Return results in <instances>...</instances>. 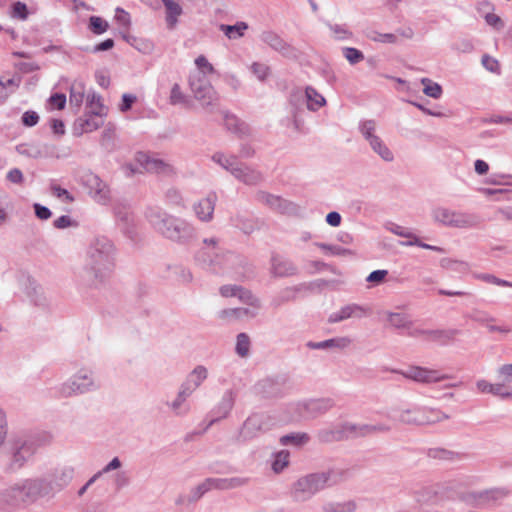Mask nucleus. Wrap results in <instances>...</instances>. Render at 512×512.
<instances>
[{
  "mask_svg": "<svg viewBox=\"0 0 512 512\" xmlns=\"http://www.w3.org/2000/svg\"><path fill=\"white\" fill-rule=\"evenodd\" d=\"M34 211H36L37 217L42 220H46L50 218L52 215L51 211L48 208L42 206L39 203L34 204Z\"/></svg>",
  "mask_w": 512,
  "mask_h": 512,
  "instance_id": "obj_39",
  "label": "nucleus"
},
{
  "mask_svg": "<svg viewBox=\"0 0 512 512\" xmlns=\"http://www.w3.org/2000/svg\"><path fill=\"white\" fill-rule=\"evenodd\" d=\"M114 20L118 27L127 32L131 27V17L130 14L125 11L123 8H116Z\"/></svg>",
  "mask_w": 512,
  "mask_h": 512,
  "instance_id": "obj_20",
  "label": "nucleus"
},
{
  "mask_svg": "<svg viewBox=\"0 0 512 512\" xmlns=\"http://www.w3.org/2000/svg\"><path fill=\"white\" fill-rule=\"evenodd\" d=\"M375 122L374 120H366L362 123L361 132L366 139L370 141L371 147L379 154L381 158L386 161L392 160V153L387 146L383 143L382 140L376 135H374L375 131Z\"/></svg>",
  "mask_w": 512,
  "mask_h": 512,
  "instance_id": "obj_3",
  "label": "nucleus"
},
{
  "mask_svg": "<svg viewBox=\"0 0 512 512\" xmlns=\"http://www.w3.org/2000/svg\"><path fill=\"white\" fill-rule=\"evenodd\" d=\"M494 283L495 284H498V285H502V286H507V287H512V283L511 282H507V281H504V280H494Z\"/></svg>",
  "mask_w": 512,
  "mask_h": 512,
  "instance_id": "obj_64",
  "label": "nucleus"
},
{
  "mask_svg": "<svg viewBox=\"0 0 512 512\" xmlns=\"http://www.w3.org/2000/svg\"><path fill=\"white\" fill-rule=\"evenodd\" d=\"M208 486V487H212V486H215V487H219V486H223V484L219 481H212V480H208L205 484H203L200 488L202 487H205V486Z\"/></svg>",
  "mask_w": 512,
  "mask_h": 512,
  "instance_id": "obj_61",
  "label": "nucleus"
},
{
  "mask_svg": "<svg viewBox=\"0 0 512 512\" xmlns=\"http://www.w3.org/2000/svg\"><path fill=\"white\" fill-rule=\"evenodd\" d=\"M52 192L58 198L65 197L68 202L73 201V197L70 195L69 191L65 188H61L59 186L54 185V186H52Z\"/></svg>",
  "mask_w": 512,
  "mask_h": 512,
  "instance_id": "obj_43",
  "label": "nucleus"
},
{
  "mask_svg": "<svg viewBox=\"0 0 512 512\" xmlns=\"http://www.w3.org/2000/svg\"><path fill=\"white\" fill-rule=\"evenodd\" d=\"M344 55L350 64H356L364 58L358 49L350 47L344 49Z\"/></svg>",
  "mask_w": 512,
  "mask_h": 512,
  "instance_id": "obj_32",
  "label": "nucleus"
},
{
  "mask_svg": "<svg viewBox=\"0 0 512 512\" xmlns=\"http://www.w3.org/2000/svg\"><path fill=\"white\" fill-rule=\"evenodd\" d=\"M488 170H489V165L487 162L482 161V160H477L475 162V171L477 174L485 175V174H487Z\"/></svg>",
  "mask_w": 512,
  "mask_h": 512,
  "instance_id": "obj_49",
  "label": "nucleus"
},
{
  "mask_svg": "<svg viewBox=\"0 0 512 512\" xmlns=\"http://www.w3.org/2000/svg\"><path fill=\"white\" fill-rule=\"evenodd\" d=\"M512 118L503 117V116H493L489 120H486L487 123H510Z\"/></svg>",
  "mask_w": 512,
  "mask_h": 512,
  "instance_id": "obj_56",
  "label": "nucleus"
},
{
  "mask_svg": "<svg viewBox=\"0 0 512 512\" xmlns=\"http://www.w3.org/2000/svg\"><path fill=\"white\" fill-rule=\"evenodd\" d=\"M355 510V505L348 503L345 508L338 509L337 512H352Z\"/></svg>",
  "mask_w": 512,
  "mask_h": 512,
  "instance_id": "obj_60",
  "label": "nucleus"
},
{
  "mask_svg": "<svg viewBox=\"0 0 512 512\" xmlns=\"http://www.w3.org/2000/svg\"><path fill=\"white\" fill-rule=\"evenodd\" d=\"M215 201H216L215 194H211L207 198L200 201V203H198L196 208H194V210H196L197 216L202 221H206V220H209L212 218V215L214 212Z\"/></svg>",
  "mask_w": 512,
  "mask_h": 512,
  "instance_id": "obj_8",
  "label": "nucleus"
},
{
  "mask_svg": "<svg viewBox=\"0 0 512 512\" xmlns=\"http://www.w3.org/2000/svg\"><path fill=\"white\" fill-rule=\"evenodd\" d=\"M387 274V270H374L370 273L368 278H366V281L374 284L383 283Z\"/></svg>",
  "mask_w": 512,
  "mask_h": 512,
  "instance_id": "obj_35",
  "label": "nucleus"
},
{
  "mask_svg": "<svg viewBox=\"0 0 512 512\" xmlns=\"http://www.w3.org/2000/svg\"><path fill=\"white\" fill-rule=\"evenodd\" d=\"M477 389L482 393H491L493 384L488 381L481 379L477 381Z\"/></svg>",
  "mask_w": 512,
  "mask_h": 512,
  "instance_id": "obj_48",
  "label": "nucleus"
},
{
  "mask_svg": "<svg viewBox=\"0 0 512 512\" xmlns=\"http://www.w3.org/2000/svg\"><path fill=\"white\" fill-rule=\"evenodd\" d=\"M440 293L442 295H446V296H449V297H452V296H463L464 295V293H462V292H448V291H444V290H442Z\"/></svg>",
  "mask_w": 512,
  "mask_h": 512,
  "instance_id": "obj_63",
  "label": "nucleus"
},
{
  "mask_svg": "<svg viewBox=\"0 0 512 512\" xmlns=\"http://www.w3.org/2000/svg\"><path fill=\"white\" fill-rule=\"evenodd\" d=\"M5 434V415L2 411H0V445L3 443Z\"/></svg>",
  "mask_w": 512,
  "mask_h": 512,
  "instance_id": "obj_54",
  "label": "nucleus"
},
{
  "mask_svg": "<svg viewBox=\"0 0 512 512\" xmlns=\"http://www.w3.org/2000/svg\"><path fill=\"white\" fill-rule=\"evenodd\" d=\"M207 372L206 369L202 366L197 367L192 371L188 378V382L194 383V387L191 388V390H195L200 383L206 378Z\"/></svg>",
  "mask_w": 512,
  "mask_h": 512,
  "instance_id": "obj_26",
  "label": "nucleus"
},
{
  "mask_svg": "<svg viewBox=\"0 0 512 512\" xmlns=\"http://www.w3.org/2000/svg\"><path fill=\"white\" fill-rule=\"evenodd\" d=\"M233 174H235L236 177L241 178L244 182L252 184L254 181H256L259 176L254 173H247L244 172L241 168H236L233 170Z\"/></svg>",
  "mask_w": 512,
  "mask_h": 512,
  "instance_id": "obj_36",
  "label": "nucleus"
},
{
  "mask_svg": "<svg viewBox=\"0 0 512 512\" xmlns=\"http://www.w3.org/2000/svg\"><path fill=\"white\" fill-rule=\"evenodd\" d=\"M22 69L26 72H29V71L37 70V69H39V67L35 64H25Z\"/></svg>",
  "mask_w": 512,
  "mask_h": 512,
  "instance_id": "obj_62",
  "label": "nucleus"
},
{
  "mask_svg": "<svg viewBox=\"0 0 512 512\" xmlns=\"http://www.w3.org/2000/svg\"><path fill=\"white\" fill-rule=\"evenodd\" d=\"M135 101V96L131 94L122 95V105H120V110L127 111L131 108L132 104Z\"/></svg>",
  "mask_w": 512,
  "mask_h": 512,
  "instance_id": "obj_45",
  "label": "nucleus"
},
{
  "mask_svg": "<svg viewBox=\"0 0 512 512\" xmlns=\"http://www.w3.org/2000/svg\"><path fill=\"white\" fill-rule=\"evenodd\" d=\"M20 77L14 75L12 78H0V101L6 100L11 94H13L20 84Z\"/></svg>",
  "mask_w": 512,
  "mask_h": 512,
  "instance_id": "obj_10",
  "label": "nucleus"
},
{
  "mask_svg": "<svg viewBox=\"0 0 512 512\" xmlns=\"http://www.w3.org/2000/svg\"><path fill=\"white\" fill-rule=\"evenodd\" d=\"M132 46L137 48L142 53H149L153 50L154 44L152 41L142 38H132L128 40Z\"/></svg>",
  "mask_w": 512,
  "mask_h": 512,
  "instance_id": "obj_27",
  "label": "nucleus"
},
{
  "mask_svg": "<svg viewBox=\"0 0 512 512\" xmlns=\"http://www.w3.org/2000/svg\"><path fill=\"white\" fill-rule=\"evenodd\" d=\"M164 8H166L167 24L173 29L177 23V19L182 15L183 10L180 4L174 0H162Z\"/></svg>",
  "mask_w": 512,
  "mask_h": 512,
  "instance_id": "obj_9",
  "label": "nucleus"
},
{
  "mask_svg": "<svg viewBox=\"0 0 512 512\" xmlns=\"http://www.w3.org/2000/svg\"><path fill=\"white\" fill-rule=\"evenodd\" d=\"M249 337L242 333L238 336V339H236V352L242 357H245L248 354L249 351Z\"/></svg>",
  "mask_w": 512,
  "mask_h": 512,
  "instance_id": "obj_28",
  "label": "nucleus"
},
{
  "mask_svg": "<svg viewBox=\"0 0 512 512\" xmlns=\"http://www.w3.org/2000/svg\"><path fill=\"white\" fill-rule=\"evenodd\" d=\"M52 128H53L54 132L58 135L65 134V124L60 120H53Z\"/></svg>",
  "mask_w": 512,
  "mask_h": 512,
  "instance_id": "obj_52",
  "label": "nucleus"
},
{
  "mask_svg": "<svg viewBox=\"0 0 512 512\" xmlns=\"http://www.w3.org/2000/svg\"><path fill=\"white\" fill-rule=\"evenodd\" d=\"M246 308H231L230 310H222L219 313L221 320L240 319L243 315H247Z\"/></svg>",
  "mask_w": 512,
  "mask_h": 512,
  "instance_id": "obj_25",
  "label": "nucleus"
},
{
  "mask_svg": "<svg viewBox=\"0 0 512 512\" xmlns=\"http://www.w3.org/2000/svg\"><path fill=\"white\" fill-rule=\"evenodd\" d=\"M75 125L80 129V133H90L98 129L101 120L97 114L88 115L85 118L78 119Z\"/></svg>",
  "mask_w": 512,
  "mask_h": 512,
  "instance_id": "obj_15",
  "label": "nucleus"
},
{
  "mask_svg": "<svg viewBox=\"0 0 512 512\" xmlns=\"http://www.w3.org/2000/svg\"><path fill=\"white\" fill-rule=\"evenodd\" d=\"M39 121V116L33 111H27L23 115V123L27 126H33Z\"/></svg>",
  "mask_w": 512,
  "mask_h": 512,
  "instance_id": "obj_41",
  "label": "nucleus"
},
{
  "mask_svg": "<svg viewBox=\"0 0 512 512\" xmlns=\"http://www.w3.org/2000/svg\"><path fill=\"white\" fill-rule=\"evenodd\" d=\"M220 293L224 297H237L245 302L253 304V296L248 291H245L240 287L229 285L222 286L220 289Z\"/></svg>",
  "mask_w": 512,
  "mask_h": 512,
  "instance_id": "obj_14",
  "label": "nucleus"
},
{
  "mask_svg": "<svg viewBox=\"0 0 512 512\" xmlns=\"http://www.w3.org/2000/svg\"><path fill=\"white\" fill-rule=\"evenodd\" d=\"M88 29L96 35H101L109 29V23L100 16L92 15L89 18Z\"/></svg>",
  "mask_w": 512,
  "mask_h": 512,
  "instance_id": "obj_19",
  "label": "nucleus"
},
{
  "mask_svg": "<svg viewBox=\"0 0 512 512\" xmlns=\"http://www.w3.org/2000/svg\"><path fill=\"white\" fill-rule=\"evenodd\" d=\"M136 162L143 166L144 170L147 172L168 173L171 171V168L168 164L160 160L150 158L145 153L137 154Z\"/></svg>",
  "mask_w": 512,
  "mask_h": 512,
  "instance_id": "obj_7",
  "label": "nucleus"
},
{
  "mask_svg": "<svg viewBox=\"0 0 512 512\" xmlns=\"http://www.w3.org/2000/svg\"><path fill=\"white\" fill-rule=\"evenodd\" d=\"M491 394L501 397H508L510 393L505 391L503 384H493Z\"/></svg>",
  "mask_w": 512,
  "mask_h": 512,
  "instance_id": "obj_50",
  "label": "nucleus"
},
{
  "mask_svg": "<svg viewBox=\"0 0 512 512\" xmlns=\"http://www.w3.org/2000/svg\"><path fill=\"white\" fill-rule=\"evenodd\" d=\"M66 103L67 97L65 94H52L50 99H48V104H50L52 109H64Z\"/></svg>",
  "mask_w": 512,
  "mask_h": 512,
  "instance_id": "obj_31",
  "label": "nucleus"
},
{
  "mask_svg": "<svg viewBox=\"0 0 512 512\" xmlns=\"http://www.w3.org/2000/svg\"><path fill=\"white\" fill-rule=\"evenodd\" d=\"M486 22L492 27H498L502 24L501 18L496 14L486 15Z\"/></svg>",
  "mask_w": 512,
  "mask_h": 512,
  "instance_id": "obj_51",
  "label": "nucleus"
},
{
  "mask_svg": "<svg viewBox=\"0 0 512 512\" xmlns=\"http://www.w3.org/2000/svg\"><path fill=\"white\" fill-rule=\"evenodd\" d=\"M22 454L30 455V449L26 446H23L20 448V450L17 453H15L14 460H15V462H18V466L21 465L19 456H21Z\"/></svg>",
  "mask_w": 512,
  "mask_h": 512,
  "instance_id": "obj_58",
  "label": "nucleus"
},
{
  "mask_svg": "<svg viewBox=\"0 0 512 512\" xmlns=\"http://www.w3.org/2000/svg\"><path fill=\"white\" fill-rule=\"evenodd\" d=\"M388 321L392 326L396 328H406L410 326L408 316L403 313H390Z\"/></svg>",
  "mask_w": 512,
  "mask_h": 512,
  "instance_id": "obj_24",
  "label": "nucleus"
},
{
  "mask_svg": "<svg viewBox=\"0 0 512 512\" xmlns=\"http://www.w3.org/2000/svg\"><path fill=\"white\" fill-rule=\"evenodd\" d=\"M38 492L37 486L33 483H26L23 487H13L6 497L10 498V502L13 505L27 502L33 498Z\"/></svg>",
  "mask_w": 512,
  "mask_h": 512,
  "instance_id": "obj_6",
  "label": "nucleus"
},
{
  "mask_svg": "<svg viewBox=\"0 0 512 512\" xmlns=\"http://www.w3.org/2000/svg\"><path fill=\"white\" fill-rule=\"evenodd\" d=\"M252 73L257 76V78L263 81L266 76L269 75V68L261 63H254L252 65Z\"/></svg>",
  "mask_w": 512,
  "mask_h": 512,
  "instance_id": "obj_37",
  "label": "nucleus"
},
{
  "mask_svg": "<svg viewBox=\"0 0 512 512\" xmlns=\"http://www.w3.org/2000/svg\"><path fill=\"white\" fill-rule=\"evenodd\" d=\"M434 218L436 221L441 222L445 225L459 228L468 227L473 224V219L471 216L451 212L445 208L436 209L434 211Z\"/></svg>",
  "mask_w": 512,
  "mask_h": 512,
  "instance_id": "obj_4",
  "label": "nucleus"
},
{
  "mask_svg": "<svg viewBox=\"0 0 512 512\" xmlns=\"http://www.w3.org/2000/svg\"><path fill=\"white\" fill-rule=\"evenodd\" d=\"M404 377L413 379L422 383H432L445 380L446 375H443L438 370H431L422 368L419 366L410 367L406 372L403 373Z\"/></svg>",
  "mask_w": 512,
  "mask_h": 512,
  "instance_id": "obj_5",
  "label": "nucleus"
},
{
  "mask_svg": "<svg viewBox=\"0 0 512 512\" xmlns=\"http://www.w3.org/2000/svg\"><path fill=\"white\" fill-rule=\"evenodd\" d=\"M294 267L288 261L274 258L273 260V271L279 276L290 275L294 272Z\"/></svg>",
  "mask_w": 512,
  "mask_h": 512,
  "instance_id": "obj_23",
  "label": "nucleus"
},
{
  "mask_svg": "<svg viewBox=\"0 0 512 512\" xmlns=\"http://www.w3.org/2000/svg\"><path fill=\"white\" fill-rule=\"evenodd\" d=\"M158 229L163 235L172 240L181 238V227L176 225V221L172 218L163 219Z\"/></svg>",
  "mask_w": 512,
  "mask_h": 512,
  "instance_id": "obj_11",
  "label": "nucleus"
},
{
  "mask_svg": "<svg viewBox=\"0 0 512 512\" xmlns=\"http://www.w3.org/2000/svg\"><path fill=\"white\" fill-rule=\"evenodd\" d=\"M194 63H196L200 71L190 76L189 83L191 91L202 105H211L217 101V95L211 83L205 78V75L212 74L214 68L203 55L198 56Z\"/></svg>",
  "mask_w": 512,
  "mask_h": 512,
  "instance_id": "obj_1",
  "label": "nucleus"
},
{
  "mask_svg": "<svg viewBox=\"0 0 512 512\" xmlns=\"http://www.w3.org/2000/svg\"><path fill=\"white\" fill-rule=\"evenodd\" d=\"M482 65L491 72H498L500 69L499 62L490 55H484L481 59Z\"/></svg>",
  "mask_w": 512,
  "mask_h": 512,
  "instance_id": "obj_33",
  "label": "nucleus"
},
{
  "mask_svg": "<svg viewBox=\"0 0 512 512\" xmlns=\"http://www.w3.org/2000/svg\"><path fill=\"white\" fill-rule=\"evenodd\" d=\"M448 416L435 409L407 411L402 415V421L409 424L426 425L446 419Z\"/></svg>",
  "mask_w": 512,
  "mask_h": 512,
  "instance_id": "obj_2",
  "label": "nucleus"
},
{
  "mask_svg": "<svg viewBox=\"0 0 512 512\" xmlns=\"http://www.w3.org/2000/svg\"><path fill=\"white\" fill-rule=\"evenodd\" d=\"M289 462V453L286 451H280L276 456L273 462V470L275 472H279L284 470V468L288 465Z\"/></svg>",
  "mask_w": 512,
  "mask_h": 512,
  "instance_id": "obj_29",
  "label": "nucleus"
},
{
  "mask_svg": "<svg viewBox=\"0 0 512 512\" xmlns=\"http://www.w3.org/2000/svg\"><path fill=\"white\" fill-rule=\"evenodd\" d=\"M247 24L245 22L236 23L233 26L229 25H220L219 29L224 32V34L231 40L238 39L244 35L245 30L247 29Z\"/></svg>",
  "mask_w": 512,
  "mask_h": 512,
  "instance_id": "obj_16",
  "label": "nucleus"
},
{
  "mask_svg": "<svg viewBox=\"0 0 512 512\" xmlns=\"http://www.w3.org/2000/svg\"><path fill=\"white\" fill-rule=\"evenodd\" d=\"M113 46H114V40L113 39L103 40L102 42H100L97 45L96 50L97 51H106V50L112 49Z\"/></svg>",
  "mask_w": 512,
  "mask_h": 512,
  "instance_id": "obj_53",
  "label": "nucleus"
},
{
  "mask_svg": "<svg viewBox=\"0 0 512 512\" xmlns=\"http://www.w3.org/2000/svg\"><path fill=\"white\" fill-rule=\"evenodd\" d=\"M120 467V461L118 458L112 459L110 463L106 465V467L103 469L104 472L116 470Z\"/></svg>",
  "mask_w": 512,
  "mask_h": 512,
  "instance_id": "obj_57",
  "label": "nucleus"
},
{
  "mask_svg": "<svg viewBox=\"0 0 512 512\" xmlns=\"http://www.w3.org/2000/svg\"><path fill=\"white\" fill-rule=\"evenodd\" d=\"M421 83L423 85V93L424 95H428L432 98H440L443 94V89L440 84L434 82L431 79L423 78L421 80Z\"/></svg>",
  "mask_w": 512,
  "mask_h": 512,
  "instance_id": "obj_18",
  "label": "nucleus"
},
{
  "mask_svg": "<svg viewBox=\"0 0 512 512\" xmlns=\"http://www.w3.org/2000/svg\"><path fill=\"white\" fill-rule=\"evenodd\" d=\"M499 376L505 382H510L512 380V364H504L499 368Z\"/></svg>",
  "mask_w": 512,
  "mask_h": 512,
  "instance_id": "obj_40",
  "label": "nucleus"
},
{
  "mask_svg": "<svg viewBox=\"0 0 512 512\" xmlns=\"http://www.w3.org/2000/svg\"><path fill=\"white\" fill-rule=\"evenodd\" d=\"M369 37L371 40L379 41V42L392 43L395 41V36L393 34H378V33L373 32Z\"/></svg>",
  "mask_w": 512,
  "mask_h": 512,
  "instance_id": "obj_44",
  "label": "nucleus"
},
{
  "mask_svg": "<svg viewBox=\"0 0 512 512\" xmlns=\"http://www.w3.org/2000/svg\"><path fill=\"white\" fill-rule=\"evenodd\" d=\"M307 441V437L305 434H296V435H286L280 439V442L284 445L288 443H292L294 445H300Z\"/></svg>",
  "mask_w": 512,
  "mask_h": 512,
  "instance_id": "obj_34",
  "label": "nucleus"
},
{
  "mask_svg": "<svg viewBox=\"0 0 512 512\" xmlns=\"http://www.w3.org/2000/svg\"><path fill=\"white\" fill-rule=\"evenodd\" d=\"M357 311H361V308L357 307V306H347V307L341 308V311L331 315L330 322L336 323V322H340L345 319H348L351 316L356 315Z\"/></svg>",
  "mask_w": 512,
  "mask_h": 512,
  "instance_id": "obj_21",
  "label": "nucleus"
},
{
  "mask_svg": "<svg viewBox=\"0 0 512 512\" xmlns=\"http://www.w3.org/2000/svg\"><path fill=\"white\" fill-rule=\"evenodd\" d=\"M85 96V84L83 81L75 80L70 89V104L81 107Z\"/></svg>",
  "mask_w": 512,
  "mask_h": 512,
  "instance_id": "obj_13",
  "label": "nucleus"
},
{
  "mask_svg": "<svg viewBox=\"0 0 512 512\" xmlns=\"http://www.w3.org/2000/svg\"><path fill=\"white\" fill-rule=\"evenodd\" d=\"M327 222L329 225L333 227H337L341 224V216L336 212H331L327 214Z\"/></svg>",
  "mask_w": 512,
  "mask_h": 512,
  "instance_id": "obj_47",
  "label": "nucleus"
},
{
  "mask_svg": "<svg viewBox=\"0 0 512 512\" xmlns=\"http://www.w3.org/2000/svg\"><path fill=\"white\" fill-rule=\"evenodd\" d=\"M70 225H71V219L69 216H61V217H58L54 221V226L57 229H65V228L69 227Z\"/></svg>",
  "mask_w": 512,
  "mask_h": 512,
  "instance_id": "obj_46",
  "label": "nucleus"
},
{
  "mask_svg": "<svg viewBox=\"0 0 512 512\" xmlns=\"http://www.w3.org/2000/svg\"><path fill=\"white\" fill-rule=\"evenodd\" d=\"M305 94L308 109L318 110L325 104V98L318 94L315 89L306 88Z\"/></svg>",
  "mask_w": 512,
  "mask_h": 512,
  "instance_id": "obj_17",
  "label": "nucleus"
},
{
  "mask_svg": "<svg viewBox=\"0 0 512 512\" xmlns=\"http://www.w3.org/2000/svg\"><path fill=\"white\" fill-rule=\"evenodd\" d=\"M6 177H8V179L11 182L16 183V184H20L24 180L23 173L19 169H16V168L10 170L9 173L6 174Z\"/></svg>",
  "mask_w": 512,
  "mask_h": 512,
  "instance_id": "obj_42",
  "label": "nucleus"
},
{
  "mask_svg": "<svg viewBox=\"0 0 512 512\" xmlns=\"http://www.w3.org/2000/svg\"><path fill=\"white\" fill-rule=\"evenodd\" d=\"M315 480V476L306 477L298 482V487L302 490L307 489L310 492H315L317 490V486L314 485Z\"/></svg>",
  "mask_w": 512,
  "mask_h": 512,
  "instance_id": "obj_38",
  "label": "nucleus"
},
{
  "mask_svg": "<svg viewBox=\"0 0 512 512\" xmlns=\"http://www.w3.org/2000/svg\"><path fill=\"white\" fill-rule=\"evenodd\" d=\"M10 15L14 19L25 21L28 18L29 12L27 5L22 1H16L11 5Z\"/></svg>",
  "mask_w": 512,
  "mask_h": 512,
  "instance_id": "obj_22",
  "label": "nucleus"
},
{
  "mask_svg": "<svg viewBox=\"0 0 512 512\" xmlns=\"http://www.w3.org/2000/svg\"><path fill=\"white\" fill-rule=\"evenodd\" d=\"M351 340L348 337H338L328 339L326 341L318 342V343H310L309 347L313 349H326V348H338L344 349L349 346Z\"/></svg>",
  "mask_w": 512,
  "mask_h": 512,
  "instance_id": "obj_12",
  "label": "nucleus"
},
{
  "mask_svg": "<svg viewBox=\"0 0 512 512\" xmlns=\"http://www.w3.org/2000/svg\"><path fill=\"white\" fill-rule=\"evenodd\" d=\"M487 327L490 332H500L503 334H508L510 332V328L508 327L496 326L493 324H488Z\"/></svg>",
  "mask_w": 512,
  "mask_h": 512,
  "instance_id": "obj_55",
  "label": "nucleus"
},
{
  "mask_svg": "<svg viewBox=\"0 0 512 512\" xmlns=\"http://www.w3.org/2000/svg\"><path fill=\"white\" fill-rule=\"evenodd\" d=\"M236 124H237V120L235 117L233 116H226V125L228 126L229 129H233L234 131H236Z\"/></svg>",
  "mask_w": 512,
  "mask_h": 512,
  "instance_id": "obj_59",
  "label": "nucleus"
},
{
  "mask_svg": "<svg viewBox=\"0 0 512 512\" xmlns=\"http://www.w3.org/2000/svg\"><path fill=\"white\" fill-rule=\"evenodd\" d=\"M170 103L172 105L185 104L186 96L181 91V87L178 84H174L171 89Z\"/></svg>",
  "mask_w": 512,
  "mask_h": 512,
  "instance_id": "obj_30",
  "label": "nucleus"
}]
</instances>
